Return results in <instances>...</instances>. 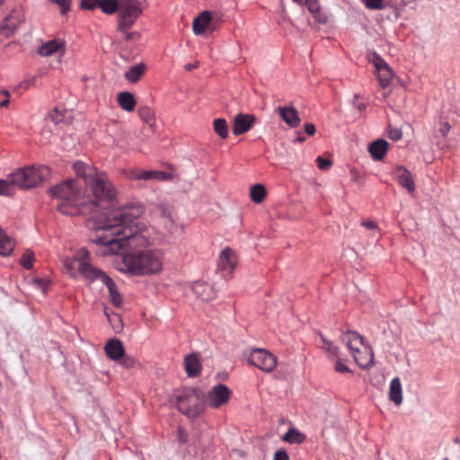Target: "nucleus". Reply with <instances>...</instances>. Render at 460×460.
Here are the masks:
<instances>
[{"label":"nucleus","mask_w":460,"mask_h":460,"mask_svg":"<svg viewBox=\"0 0 460 460\" xmlns=\"http://www.w3.org/2000/svg\"><path fill=\"white\" fill-rule=\"evenodd\" d=\"M145 208L140 204L126 205L101 215L92 237L101 246L102 255L118 253L123 247L147 246L152 242V229L139 220Z\"/></svg>","instance_id":"obj_1"},{"label":"nucleus","mask_w":460,"mask_h":460,"mask_svg":"<svg viewBox=\"0 0 460 460\" xmlns=\"http://www.w3.org/2000/svg\"><path fill=\"white\" fill-rule=\"evenodd\" d=\"M80 190V181H63L49 189L52 199L58 200L57 209L66 216L86 215L94 213L99 208L108 207L117 196V190L108 175L100 172Z\"/></svg>","instance_id":"obj_2"},{"label":"nucleus","mask_w":460,"mask_h":460,"mask_svg":"<svg viewBox=\"0 0 460 460\" xmlns=\"http://www.w3.org/2000/svg\"><path fill=\"white\" fill-rule=\"evenodd\" d=\"M163 255L159 250L130 251L123 254L121 271L136 276L155 274L161 270Z\"/></svg>","instance_id":"obj_3"},{"label":"nucleus","mask_w":460,"mask_h":460,"mask_svg":"<svg viewBox=\"0 0 460 460\" xmlns=\"http://www.w3.org/2000/svg\"><path fill=\"white\" fill-rule=\"evenodd\" d=\"M50 174L49 168L44 165L28 166L10 174L12 182L21 189L34 188L46 181Z\"/></svg>","instance_id":"obj_4"},{"label":"nucleus","mask_w":460,"mask_h":460,"mask_svg":"<svg viewBox=\"0 0 460 460\" xmlns=\"http://www.w3.org/2000/svg\"><path fill=\"white\" fill-rule=\"evenodd\" d=\"M146 7V0H120L117 30L131 28Z\"/></svg>","instance_id":"obj_5"},{"label":"nucleus","mask_w":460,"mask_h":460,"mask_svg":"<svg viewBox=\"0 0 460 460\" xmlns=\"http://www.w3.org/2000/svg\"><path fill=\"white\" fill-rule=\"evenodd\" d=\"M178 410L189 418H196L205 408L204 396L196 389H184L177 396Z\"/></svg>","instance_id":"obj_6"},{"label":"nucleus","mask_w":460,"mask_h":460,"mask_svg":"<svg viewBox=\"0 0 460 460\" xmlns=\"http://www.w3.org/2000/svg\"><path fill=\"white\" fill-rule=\"evenodd\" d=\"M82 275L90 281L101 280L108 288L111 302L116 307L122 305V296L119 294L115 282L102 270L93 267L92 264L84 263L81 265Z\"/></svg>","instance_id":"obj_7"},{"label":"nucleus","mask_w":460,"mask_h":460,"mask_svg":"<svg viewBox=\"0 0 460 460\" xmlns=\"http://www.w3.org/2000/svg\"><path fill=\"white\" fill-rule=\"evenodd\" d=\"M248 362L265 373H270L277 367L278 358L267 349H253L248 356Z\"/></svg>","instance_id":"obj_8"},{"label":"nucleus","mask_w":460,"mask_h":460,"mask_svg":"<svg viewBox=\"0 0 460 460\" xmlns=\"http://www.w3.org/2000/svg\"><path fill=\"white\" fill-rule=\"evenodd\" d=\"M231 396V390L225 385L218 384L214 385L205 396V403L210 407L217 409L226 404Z\"/></svg>","instance_id":"obj_9"},{"label":"nucleus","mask_w":460,"mask_h":460,"mask_svg":"<svg viewBox=\"0 0 460 460\" xmlns=\"http://www.w3.org/2000/svg\"><path fill=\"white\" fill-rule=\"evenodd\" d=\"M73 169L76 174V178L69 179L66 181H80V190H83L84 187L86 186L93 178H94L95 174L100 172L93 167H91L80 161L74 163Z\"/></svg>","instance_id":"obj_10"},{"label":"nucleus","mask_w":460,"mask_h":460,"mask_svg":"<svg viewBox=\"0 0 460 460\" xmlns=\"http://www.w3.org/2000/svg\"><path fill=\"white\" fill-rule=\"evenodd\" d=\"M89 257L90 254L88 251L84 248H81L76 252L73 258H66L64 261V266L72 277H75L76 269H78V271L82 274L81 265L84 263L90 264Z\"/></svg>","instance_id":"obj_11"},{"label":"nucleus","mask_w":460,"mask_h":460,"mask_svg":"<svg viewBox=\"0 0 460 460\" xmlns=\"http://www.w3.org/2000/svg\"><path fill=\"white\" fill-rule=\"evenodd\" d=\"M237 263L235 252L230 248H225L218 259V270L224 277L229 276L234 270Z\"/></svg>","instance_id":"obj_12"},{"label":"nucleus","mask_w":460,"mask_h":460,"mask_svg":"<svg viewBox=\"0 0 460 460\" xmlns=\"http://www.w3.org/2000/svg\"><path fill=\"white\" fill-rule=\"evenodd\" d=\"M350 354L359 367L367 368L373 366L374 353L367 342Z\"/></svg>","instance_id":"obj_13"},{"label":"nucleus","mask_w":460,"mask_h":460,"mask_svg":"<svg viewBox=\"0 0 460 460\" xmlns=\"http://www.w3.org/2000/svg\"><path fill=\"white\" fill-rule=\"evenodd\" d=\"M127 177L129 180L133 181H149V180H157V181H165L168 179V175L166 172L162 171H142L140 169H129L126 172Z\"/></svg>","instance_id":"obj_14"},{"label":"nucleus","mask_w":460,"mask_h":460,"mask_svg":"<svg viewBox=\"0 0 460 460\" xmlns=\"http://www.w3.org/2000/svg\"><path fill=\"white\" fill-rule=\"evenodd\" d=\"M373 63L375 65L377 78L380 85L385 88L391 83L393 72L387 63L378 55H375Z\"/></svg>","instance_id":"obj_15"},{"label":"nucleus","mask_w":460,"mask_h":460,"mask_svg":"<svg viewBox=\"0 0 460 460\" xmlns=\"http://www.w3.org/2000/svg\"><path fill=\"white\" fill-rule=\"evenodd\" d=\"M255 118L250 114L239 113L234 117L233 125V134L239 136L251 129L254 123Z\"/></svg>","instance_id":"obj_16"},{"label":"nucleus","mask_w":460,"mask_h":460,"mask_svg":"<svg viewBox=\"0 0 460 460\" xmlns=\"http://www.w3.org/2000/svg\"><path fill=\"white\" fill-rule=\"evenodd\" d=\"M394 175L399 184L405 188L409 193L415 190V182L410 171L403 166H397L394 169Z\"/></svg>","instance_id":"obj_17"},{"label":"nucleus","mask_w":460,"mask_h":460,"mask_svg":"<svg viewBox=\"0 0 460 460\" xmlns=\"http://www.w3.org/2000/svg\"><path fill=\"white\" fill-rule=\"evenodd\" d=\"M277 112L290 128H296L299 126L301 119L296 109L293 106H279L277 109Z\"/></svg>","instance_id":"obj_18"},{"label":"nucleus","mask_w":460,"mask_h":460,"mask_svg":"<svg viewBox=\"0 0 460 460\" xmlns=\"http://www.w3.org/2000/svg\"><path fill=\"white\" fill-rule=\"evenodd\" d=\"M65 51V42L61 40H52L43 43L38 49V54L41 57H49L58 52Z\"/></svg>","instance_id":"obj_19"},{"label":"nucleus","mask_w":460,"mask_h":460,"mask_svg":"<svg viewBox=\"0 0 460 460\" xmlns=\"http://www.w3.org/2000/svg\"><path fill=\"white\" fill-rule=\"evenodd\" d=\"M342 342L346 345L350 353L358 349L366 341L363 336L352 331H347L341 336Z\"/></svg>","instance_id":"obj_20"},{"label":"nucleus","mask_w":460,"mask_h":460,"mask_svg":"<svg viewBox=\"0 0 460 460\" xmlns=\"http://www.w3.org/2000/svg\"><path fill=\"white\" fill-rule=\"evenodd\" d=\"M104 349L107 357L115 361L122 358L125 354L121 341L116 339L110 340L106 343Z\"/></svg>","instance_id":"obj_21"},{"label":"nucleus","mask_w":460,"mask_h":460,"mask_svg":"<svg viewBox=\"0 0 460 460\" xmlns=\"http://www.w3.org/2000/svg\"><path fill=\"white\" fill-rule=\"evenodd\" d=\"M193 293L203 301H209L215 297L213 288L205 282H195L192 286Z\"/></svg>","instance_id":"obj_22"},{"label":"nucleus","mask_w":460,"mask_h":460,"mask_svg":"<svg viewBox=\"0 0 460 460\" xmlns=\"http://www.w3.org/2000/svg\"><path fill=\"white\" fill-rule=\"evenodd\" d=\"M184 368L190 377L197 376L201 371V364L197 354L187 355L184 358Z\"/></svg>","instance_id":"obj_23"},{"label":"nucleus","mask_w":460,"mask_h":460,"mask_svg":"<svg viewBox=\"0 0 460 460\" xmlns=\"http://www.w3.org/2000/svg\"><path fill=\"white\" fill-rule=\"evenodd\" d=\"M387 148L388 143L384 139H378L369 145L368 151L373 159L378 161L384 158L387 152Z\"/></svg>","instance_id":"obj_24"},{"label":"nucleus","mask_w":460,"mask_h":460,"mask_svg":"<svg viewBox=\"0 0 460 460\" xmlns=\"http://www.w3.org/2000/svg\"><path fill=\"white\" fill-rule=\"evenodd\" d=\"M211 21V14L209 12H203L193 21L192 29L196 35L202 34L208 28Z\"/></svg>","instance_id":"obj_25"},{"label":"nucleus","mask_w":460,"mask_h":460,"mask_svg":"<svg viewBox=\"0 0 460 460\" xmlns=\"http://www.w3.org/2000/svg\"><path fill=\"white\" fill-rule=\"evenodd\" d=\"M389 399L396 405H400L402 402V390L399 377H394L390 383Z\"/></svg>","instance_id":"obj_26"},{"label":"nucleus","mask_w":460,"mask_h":460,"mask_svg":"<svg viewBox=\"0 0 460 460\" xmlns=\"http://www.w3.org/2000/svg\"><path fill=\"white\" fill-rule=\"evenodd\" d=\"M117 101L120 108L126 111H133L136 107V100L133 94L128 92L119 93Z\"/></svg>","instance_id":"obj_27"},{"label":"nucleus","mask_w":460,"mask_h":460,"mask_svg":"<svg viewBox=\"0 0 460 460\" xmlns=\"http://www.w3.org/2000/svg\"><path fill=\"white\" fill-rule=\"evenodd\" d=\"M305 434L300 432L296 428H290L282 437V440L289 444H302L305 441Z\"/></svg>","instance_id":"obj_28"},{"label":"nucleus","mask_w":460,"mask_h":460,"mask_svg":"<svg viewBox=\"0 0 460 460\" xmlns=\"http://www.w3.org/2000/svg\"><path fill=\"white\" fill-rule=\"evenodd\" d=\"M146 69V67L144 64H137L125 73V77L131 83H137L145 74Z\"/></svg>","instance_id":"obj_29"},{"label":"nucleus","mask_w":460,"mask_h":460,"mask_svg":"<svg viewBox=\"0 0 460 460\" xmlns=\"http://www.w3.org/2000/svg\"><path fill=\"white\" fill-rule=\"evenodd\" d=\"M14 248V242L8 237L2 229H0V254L6 256L11 253Z\"/></svg>","instance_id":"obj_30"},{"label":"nucleus","mask_w":460,"mask_h":460,"mask_svg":"<svg viewBox=\"0 0 460 460\" xmlns=\"http://www.w3.org/2000/svg\"><path fill=\"white\" fill-rule=\"evenodd\" d=\"M266 194V189L262 184H254L250 189V198L256 204L261 203Z\"/></svg>","instance_id":"obj_31"},{"label":"nucleus","mask_w":460,"mask_h":460,"mask_svg":"<svg viewBox=\"0 0 460 460\" xmlns=\"http://www.w3.org/2000/svg\"><path fill=\"white\" fill-rule=\"evenodd\" d=\"M120 0H100L99 7L106 14L119 12Z\"/></svg>","instance_id":"obj_32"},{"label":"nucleus","mask_w":460,"mask_h":460,"mask_svg":"<svg viewBox=\"0 0 460 460\" xmlns=\"http://www.w3.org/2000/svg\"><path fill=\"white\" fill-rule=\"evenodd\" d=\"M214 131L221 137L226 138L228 137V125L225 119H216L213 121Z\"/></svg>","instance_id":"obj_33"},{"label":"nucleus","mask_w":460,"mask_h":460,"mask_svg":"<svg viewBox=\"0 0 460 460\" xmlns=\"http://www.w3.org/2000/svg\"><path fill=\"white\" fill-rule=\"evenodd\" d=\"M18 26V20L13 19V17H7L2 22L0 26V31L3 34L8 36L13 34Z\"/></svg>","instance_id":"obj_34"},{"label":"nucleus","mask_w":460,"mask_h":460,"mask_svg":"<svg viewBox=\"0 0 460 460\" xmlns=\"http://www.w3.org/2000/svg\"><path fill=\"white\" fill-rule=\"evenodd\" d=\"M308 9V11L314 14V18L318 20L320 22H325L326 18L321 16L320 5L318 0H307L306 3L304 4Z\"/></svg>","instance_id":"obj_35"},{"label":"nucleus","mask_w":460,"mask_h":460,"mask_svg":"<svg viewBox=\"0 0 460 460\" xmlns=\"http://www.w3.org/2000/svg\"><path fill=\"white\" fill-rule=\"evenodd\" d=\"M154 217L164 219L172 215V208L164 203L157 204L152 210Z\"/></svg>","instance_id":"obj_36"},{"label":"nucleus","mask_w":460,"mask_h":460,"mask_svg":"<svg viewBox=\"0 0 460 460\" xmlns=\"http://www.w3.org/2000/svg\"><path fill=\"white\" fill-rule=\"evenodd\" d=\"M14 184L12 182V177L7 180H0V195L13 196L14 194Z\"/></svg>","instance_id":"obj_37"},{"label":"nucleus","mask_w":460,"mask_h":460,"mask_svg":"<svg viewBox=\"0 0 460 460\" xmlns=\"http://www.w3.org/2000/svg\"><path fill=\"white\" fill-rule=\"evenodd\" d=\"M130 28L123 30H117L122 34V38L127 43H136L141 39V33L138 31H129Z\"/></svg>","instance_id":"obj_38"},{"label":"nucleus","mask_w":460,"mask_h":460,"mask_svg":"<svg viewBox=\"0 0 460 460\" xmlns=\"http://www.w3.org/2000/svg\"><path fill=\"white\" fill-rule=\"evenodd\" d=\"M138 115L143 121L149 125H152L155 122V113L153 110L147 106L139 108Z\"/></svg>","instance_id":"obj_39"},{"label":"nucleus","mask_w":460,"mask_h":460,"mask_svg":"<svg viewBox=\"0 0 460 460\" xmlns=\"http://www.w3.org/2000/svg\"><path fill=\"white\" fill-rule=\"evenodd\" d=\"M321 341L323 343L322 348L325 349L329 357L337 358L339 353L338 347L334 346L330 341L326 340L323 335H320Z\"/></svg>","instance_id":"obj_40"},{"label":"nucleus","mask_w":460,"mask_h":460,"mask_svg":"<svg viewBox=\"0 0 460 460\" xmlns=\"http://www.w3.org/2000/svg\"><path fill=\"white\" fill-rule=\"evenodd\" d=\"M34 261V253L31 250H27L22 256L20 263L26 270L32 269V263Z\"/></svg>","instance_id":"obj_41"},{"label":"nucleus","mask_w":460,"mask_h":460,"mask_svg":"<svg viewBox=\"0 0 460 460\" xmlns=\"http://www.w3.org/2000/svg\"><path fill=\"white\" fill-rule=\"evenodd\" d=\"M365 6L369 10L384 9V0H363Z\"/></svg>","instance_id":"obj_42"},{"label":"nucleus","mask_w":460,"mask_h":460,"mask_svg":"<svg viewBox=\"0 0 460 460\" xmlns=\"http://www.w3.org/2000/svg\"><path fill=\"white\" fill-rule=\"evenodd\" d=\"M387 137L394 141H398L402 137V132L400 128H393L389 125L387 128Z\"/></svg>","instance_id":"obj_43"},{"label":"nucleus","mask_w":460,"mask_h":460,"mask_svg":"<svg viewBox=\"0 0 460 460\" xmlns=\"http://www.w3.org/2000/svg\"><path fill=\"white\" fill-rule=\"evenodd\" d=\"M161 220L162 225L169 233H172L175 230L176 226L172 215Z\"/></svg>","instance_id":"obj_44"},{"label":"nucleus","mask_w":460,"mask_h":460,"mask_svg":"<svg viewBox=\"0 0 460 460\" xmlns=\"http://www.w3.org/2000/svg\"><path fill=\"white\" fill-rule=\"evenodd\" d=\"M52 3L56 4L62 14L66 13L70 9L71 0H50Z\"/></svg>","instance_id":"obj_45"},{"label":"nucleus","mask_w":460,"mask_h":460,"mask_svg":"<svg viewBox=\"0 0 460 460\" xmlns=\"http://www.w3.org/2000/svg\"><path fill=\"white\" fill-rule=\"evenodd\" d=\"M316 164L320 170L322 171H328L332 167V161L329 159H324L322 156H318L316 158Z\"/></svg>","instance_id":"obj_46"},{"label":"nucleus","mask_w":460,"mask_h":460,"mask_svg":"<svg viewBox=\"0 0 460 460\" xmlns=\"http://www.w3.org/2000/svg\"><path fill=\"white\" fill-rule=\"evenodd\" d=\"M100 0H82L81 8L85 10H93L99 7Z\"/></svg>","instance_id":"obj_47"},{"label":"nucleus","mask_w":460,"mask_h":460,"mask_svg":"<svg viewBox=\"0 0 460 460\" xmlns=\"http://www.w3.org/2000/svg\"><path fill=\"white\" fill-rule=\"evenodd\" d=\"M63 114L57 108L53 109L49 113V119H51L55 124L61 122L63 120Z\"/></svg>","instance_id":"obj_48"},{"label":"nucleus","mask_w":460,"mask_h":460,"mask_svg":"<svg viewBox=\"0 0 460 460\" xmlns=\"http://www.w3.org/2000/svg\"><path fill=\"white\" fill-rule=\"evenodd\" d=\"M119 360H121V365L127 368H131L137 364V360L135 358L125 355Z\"/></svg>","instance_id":"obj_49"},{"label":"nucleus","mask_w":460,"mask_h":460,"mask_svg":"<svg viewBox=\"0 0 460 460\" xmlns=\"http://www.w3.org/2000/svg\"><path fill=\"white\" fill-rule=\"evenodd\" d=\"M334 369L336 372L340 373H349V368L344 365L340 358L337 359Z\"/></svg>","instance_id":"obj_50"},{"label":"nucleus","mask_w":460,"mask_h":460,"mask_svg":"<svg viewBox=\"0 0 460 460\" xmlns=\"http://www.w3.org/2000/svg\"><path fill=\"white\" fill-rule=\"evenodd\" d=\"M9 104V93L3 91L0 93V107H6Z\"/></svg>","instance_id":"obj_51"},{"label":"nucleus","mask_w":460,"mask_h":460,"mask_svg":"<svg viewBox=\"0 0 460 460\" xmlns=\"http://www.w3.org/2000/svg\"><path fill=\"white\" fill-rule=\"evenodd\" d=\"M273 460H289V456L285 450L280 449L274 454Z\"/></svg>","instance_id":"obj_52"},{"label":"nucleus","mask_w":460,"mask_h":460,"mask_svg":"<svg viewBox=\"0 0 460 460\" xmlns=\"http://www.w3.org/2000/svg\"><path fill=\"white\" fill-rule=\"evenodd\" d=\"M178 440L181 444H186L188 441V435L181 427L178 428Z\"/></svg>","instance_id":"obj_53"},{"label":"nucleus","mask_w":460,"mask_h":460,"mask_svg":"<svg viewBox=\"0 0 460 460\" xmlns=\"http://www.w3.org/2000/svg\"><path fill=\"white\" fill-rule=\"evenodd\" d=\"M360 98L359 94H355L354 95V100H353V105L360 111H365L366 109V104L362 102H359L358 99Z\"/></svg>","instance_id":"obj_54"},{"label":"nucleus","mask_w":460,"mask_h":460,"mask_svg":"<svg viewBox=\"0 0 460 460\" xmlns=\"http://www.w3.org/2000/svg\"><path fill=\"white\" fill-rule=\"evenodd\" d=\"M305 131L307 135L313 136L315 133V127L312 123H306L305 125Z\"/></svg>","instance_id":"obj_55"},{"label":"nucleus","mask_w":460,"mask_h":460,"mask_svg":"<svg viewBox=\"0 0 460 460\" xmlns=\"http://www.w3.org/2000/svg\"><path fill=\"white\" fill-rule=\"evenodd\" d=\"M361 225L370 230H374L377 227L376 224L371 220H365L361 223Z\"/></svg>","instance_id":"obj_56"},{"label":"nucleus","mask_w":460,"mask_h":460,"mask_svg":"<svg viewBox=\"0 0 460 460\" xmlns=\"http://www.w3.org/2000/svg\"><path fill=\"white\" fill-rule=\"evenodd\" d=\"M199 66V62H195L193 64H186L184 66V68L187 70V71H191L192 69L194 68H197Z\"/></svg>","instance_id":"obj_57"},{"label":"nucleus","mask_w":460,"mask_h":460,"mask_svg":"<svg viewBox=\"0 0 460 460\" xmlns=\"http://www.w3.org/2000/svg\"><path fill=\"white\" fill-rule=\"evenodd\" d=\"M449 129H450V125L448 123H445V125L441 128V133L444 136H446L448 133Z\"/></svg>","instance_id":"obj_58"},{"label":"nucleus","mask_w":460,"mask_h":460,"mask_svg":"<svg viewBox=\"0 0 460 460\" xmlns=\"http://www.w3.org/2000/svg\"><path fill=\"white\" fill-rule=\"evenodd\" d=\"M294 3L297 4L298 5H304L305 3L307 2V0H293Z\"/></svg>","instance_id":"obj_59"},{"label":"nucleus","mask_w":460,"mask_h":460,"mask_svg":"<svg viewBox=\"0 0 460 460\" xmlns=\"http://www.w3.org/2000/svg\"><path fill=\"white\" fill-rule=\"evenodd\" d=\"M6 0H0V6L4 4Z\"/></svg>","instance_id":"obj_60"}]
</instances>
